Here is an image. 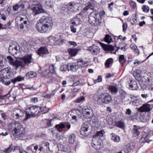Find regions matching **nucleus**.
<instances>
[{"label":"nucleus","mask_w":153,"mask_h":153,"mask_svg":"<svg viewBox=\"0 0 153 153\" xmlns=\"http://www.w3.org/2000/svg\"><path fill=\"white\" fill-rule=\"evenodd\" d=\"M40 109L41 110V112H44V113H45L48 112V110L47 108V107L45 106L44 108H42V107H39Z\"/></svg>","instance_id":"obj_57"},{"label":"nucleus","mask_w":153,"mask_h":153,"mask_svg":"<svg viewBox=\"0 0 153 153\" xmlns=\"http://www.w3.org/2000/svg\"><path fill=\"white\" fill-rule=\"evenodd\" d=\"M38 101L37 98L34 97L31 98L30 100V102L32 103H36Z\"/></svg>","instance_id":"obj_53"},{"label":"nucleus","mask_w":153,"mask_h":153,"mask_svg":"<svg viewBox=\"0 0 153 153\" xmlns=\"http://www.w3.org/2000/svg\"><path fill=\"white\" fill-rule=\"evenodd\" d=\"M71 30L73 33H75L76 32V28L74 27L73 25H71L70 27Z\"/></svg>","instance_id":"obj_61"},{"label":"nucleus","mask_w":153,"mask_h":153,"mask_svg":"<svg viewBox=\"0 0 153 153\" xmlns=\"http://www.w3.org/2000/svg\"><path fill=\"white\" fill-rule=\"evenodd\" d=\"M69 12H70L75 11L78 10V7L74 3H70L67 5Z\"/></svg>","instance_id":"obj_24"},{"label":"nucleus","mask_w":153,"mask_h":153,"mask_svg":"<svg viewBox=\"0 0 153 153\" xmlns=\"http://www.w3.org/2000/svg\"><path fill=\"white\" fill-rule=\"evenodd\" d=\"M55 2L52 0H47L45 6L48 9H52L54 6Z\"/></svg>","instance_id":"obj_26"},{"label":"nucleus","mask_w":153,"mask_h":153,"mask_svg":"<svg viewBox=\"0 0 153 153\" xmlns=\"http://www.w3.org/2000/svg\"><path fill=\"white\" fill-rule=\"evenodd\" d=\"M95 1L94 0H90V1L88 3V7L91 10H94L95 7Z\"/></svg>","instance_id":"obj_38"},{"label":"nucleus","mask_w":153,"mask_h":153,"mask_svg":"<svg viewBox=\"0 0 153 153\" xmlns=\"http://www.w3.org/2000/svg\"><path fill=\"white\" fill-rule=\"evenodd\" d=\"M20 59L23 62L24 67L31 63L33 60L32 54L26 55L22 58L21 57Z\"/></svg>","instance_id":"obj_16"},{"label":"nucleus","mask_w":153,"mask_h":153,"mask_svg":"<svg viewBox=\"0 0 153 153\" xmlns=\"http://www.w3.org/2000/svg\"><path fill=\"white\" fill-rule=\"evenodd\" d=\"M120 92L121 99H124L126 95V92L123 90H121L120 91Z\"/></svg>","instance_id":"obj_47"},{"label":"nucleus","mask_w":153,"mask_h":153,"mask_svg":"<svg viewBox=\"0 0 153 153\" xmlns=\"http://www.w3.org/2000/svg\"><path fill=\"white\" fill-rule=\"evenodd\" d=\"M68 51L69 54L72 56H75L78 53V50L75 49H69Z\"/></svg>","instance_id":"obj_31"},{"label":"nucleus","mask_w":153,"mask_h":153,"mask_svg":"<svg viewBox=\"0 0 153 153\" xmlns=\"http://www.w3.org/2000/svg\"><path fill=\"white\" fill-rule=\"evenodd\" d=\"M68 45L69 46L73 45V46H76L77 45L76 43L75 42L69 41L68 42Z\"/></svg>","instance_id":"obj_59"},{"label":"nucleus","mask_w":153,"mask_h":153,"mask_svg":"<svg viewBox=\"0 0 153 153\" xmlns=\"http://www.w3.org/2000/svg\"><path fill=\"white\" fill-rule=\"evenodd\" d=\"M37 74L33 71H30L28 72L26 74V76L29 78H31L36 76Z\"/></svg>","instance_id":"obj_35"},{"label":"nucleus","mask_w":153,"mask_h":153,"mask_svg":"<svg viewBox=\"0 0 153 153\" xmlns=\"http://www.w3.org/2000/svg\"><path fill=\"white\" fill-rule=\"evenodd\" d=\"M48 39L51 43V45H59L64 41L63 39H62L60 36L57 35L50 36L48 38Z\"/></svg>","instance_id":"obj_9"},{"label":"nucleus","mask_w":153,"mask_h":153,"mask_svg":"<svg viewBox=\"0 0 153 153\" xmlns=\"http://www.w3.org/2000/svg\"><path fill=\"white\" fill-rule=\"evenodd\" d=\"M109 89L112 94H115L117 91V87L114 85L110 86L109 87Z\"/></svg>","instance_id":"obj_39"},{"label":"nucleus","mask_w":153,"mask_h":153,"mask_svg":"<svg viewBox=\"0 0 153 153\" xmlns=\"http://www.w3.org/2000/svg\"><path fill=\"white\" fill-rule=\"evenodd\" d=\"M3 58H0V70H1L3 68L4 66L3 62L2 61Z\"/></svg>","instance_id":"obj_62"},{"label":"nucleus","mask_w":153,"mask_h":153,"mask_svg":"<svg viewBox=\"0 0 153 153\" xmlns=\"http://www.w3.org/2000/svg\"><path fill=\"white\" fill-rule=\"evenodd\" d=\"M105 133L104 130H102L100 131H97V136L98 137V136H100V137H102L103 136L104 134Z\"/></svg>","instance_id":"obj_46"},{"label":"nucleus","mask_w":153,"mask_h":153,"mask_svg":"<svg viewBox=\"0 0 153 153\" xmlns=\"http://www.w3.org/2000/svg\"><path fill=\"white\" fill-rule=\"evenodd\" d=\"M14 150L11 147L7 149L5 151V153H14Z\"/></svg>","instance_id":"obj_50"},{"label":"nucleus","mask_w":153,"mask_h":153,"mask_svg":"<svg viewBox=\"0 0 153 153\" xmlns=\"http://www.w3.org/2000/svg\"><path fill=\"white\" fill-rule=\"evenodd\" d=\"M102 80V77L101 76H99L98 78L96 80H94V82L95 83L97 82H101Z\"/></svg>","instance_id":"obj_55"},{"label":"nucleus","mask_w":153,"mask_h":153,"mask_svg":"<svg viewBox=\"0 0 153 153\" xmlns=\"http://www.w3.org/2000/svg\"><path fill=\"white\" fill-rule=\"evenodd\" d=\"M119 61L121 64L122 66H123L126 61V59L125 58L124 56L123 55H120L119 56Z\"/></svg>","instance_id":"obj_40"},{"label":"nucleus","mask_w":153,"mask_h":153,"mask_svg":"<svg viewBox=\"0 0 153 153\" xmlns=\"http://www.w3.org/2000/svg\"><path fill=\"white\" fill-rule=\"evenodd\" d=\"M56 67L55 65H52L50 66L49 67V69L50 73L55 74L56 72Z\"/></svg>","instance_id":"obj_41"},{"label":"nucleus","mask_w":153,"mask_h":153,"mask_svg":"<svg viewBox=\"0 0 153 153\" xmlns=\"http://www.w3.org/2000/svg\"><path fill=\"white\" fill-rule=\"evenodd\" d=\"M100 44L105 51L111 52L113 51L114 50L113 46L111 45H108L102 43H100Z\"/></svg>","instance_id":"obj_27"},{"label":"nucleus","mask_w":153,"mask_h":153,"mask_svg":"<svg viewBox=\"0 0 153 153\" xmlns=\"http://www.w3.org/2000/svg\"><path fill=\"white\" fill-rule=\"evenodd\" d=\"M25 114V112L20 109L14 108L13 109V117L16 119H22Z\"/></svg>","instance_id":"obj_12"},{"label":"nucleus","mask_w":153,"mask_h":153,"mask_svg":"<svg viewBox=\"0 0 153 153\" xmlns=\"http://www.w3.org/2000/svg\"><path fill=\"white\" fill-rule=\"evenodd\" d=\"M38 53L39 55L44 54H47L49 53V52L46 48L41 47L39 49Z\"/></svg>","instance_id":"obj_28"},{"label":"nucleus","mask_w":153,"mask_h":153,"mask_svg":"<svg viewBox=\"0 0 153 153\" xmlns=\"http://www.w3.org/2000/svg\"><path fill=\"white\" fill-rule=\"evenodd\" d=\"M105 39V41L106 42L108 43H110L111 41V36L108 35L107 34L106 35Z\"/></svg>","instance_id":"obj_49"},{"label":"nucleus","mask_w":153,"mask_h":153,"mask_svg":"<svg viewBox=\"0 0 153 153\" xmlns=\"http://www.w3.org/2000/svg\"><path fill=\"white\" fill-rule=\"evenodd\" d=\"M63 10V13L65 14L68 13H69V11L68 10V7H67V5H65L63 7L62 9Z\"/></svg>","instance_id":"obj_54"},{"label":"nucleus","mask_w":153,"mask_h":153,"mask_svg":"<svg viewBox=\"0 0 153 153\" xmlns=\"http://www.w3.org/2000/svg\"><path fill=\"white\" fill-rule=\"evenodd\" d=\"M51 75V74L48 69L45 70L43 72V76L46 78H49Z\"/></svg>","instance_id":"obj_43"},{"label":"nucleus","mask_w":153,"mask_h":153,"mask_svg":"<svg viewBox=\"0 0 153 153\" xmlns=\"http://www.w3.org/2000/svg\"><path fill=\"white\" fill-rule=\"evenodd\" d=\"M84 82V80L83 79H81V80H79L74 83L73 85L75 86L78 85L82 84Z\"/></svg>","instance_id":"obj_52"},{"label":"nucleus","mask_w":153,"mask_h":153,"mask_svg":"<svg viewBox=\"0 0 153 153\" xmlns=\"http://www.w3.org/2000/svg\"><path fill=\"white\" fill-rule=\"evenodd\" d=\"M19 5L18 4H16L13 6V10L14 11H16L19 10Z\"/></svg>","instance_id":"obj_56"},{"label":"nucleus","mask_w":153,"mask_h":153,"mask_svg":"<svg viewBox=\"0 0 153 153\" xmlns=\"http://www.w3.org/2000/svg\"><path fill=\"white\" fill-rule=\"evenodd\" d=\"M88 50L90 51L93 54L96 55L99 54L100 51V48L94 45H93L92 46L89 47Z\"/></svg>","instance_id":"obj_20"},{"label":"nucleus","mask_w":153,"mask_h":153,"mask_svg":"<svg viewBox=\"0 0 153 153\" xmlns=\"http://www.w3.org/2000/svg\"><path fill=\"white\" fill-rule=\"evenodd\" d=\"M54 93H51L49 94H47L45 96V97L48 99H49L51 98L52 96H54Z\"/></svg>","instance_id":"obj_63"},{"label":"nucleus","mask_w":153,"mask_h":153,"mask_svg":"<svg viewBox=\"0 0 153 153\" xmlns=\"http://www.w3.org/2000/svg\"><path fill=\"white\" fill-rule=\"evenodd\" d=\"M116 126L120 128H122L124 127L125 125L123 120L118 121L115 122Z\"/></svg>","instance_id":"obj_37"},{"label":"nucleus","mask_w":153,"mask_h":153,"mask_svg":"<svg viewBox=\"0 0 153 153\" xmlns=\"http://www.w3.org/2000/svg\"><path fill=\"white\" fill-rule=\"evenodd\" d=\"M55 127L59 132H62L63 129L65 128V127L67 128V129L65 131H67L70 128L71 125L69 123L65 125L62 123H61L59 124L56 125Z\"/></svg>","instance_id":"obj_15"},{"label":"nucleus","mask_w":153,"mask_h":153,"mask_svg":"<svg viewBox=\"0 0 153 153\" xmlns=\"http://www.w3.org/2000/svg\"><path fill=\"white\" fill-rule=\"evenodd\" d=\"M78 68V66L76 63H71L68 64V70L73 71H76Z\"/></svg>","instance_id":"obj_23"},{"label":"nucleus","mask_w":153,"mask_h":153,"mask_svg":"<svg viewBox=\"0 0 153 153\" xmlns=\"http://www.w3.org/2000/svg\"><path fill=\"white\" fill-rule=\"evenodd\" d=\"M19 51V47L14 45H10L8 48V52L10 54L14 56L16 55Z\"/></svg>","instance_id":"obj_17"},{"label":"nucleus","mask_w":153,"mask_h":153,"mask_svg":"<svg viewBox=\"0 0 153 153\" xmlns=\"http://www.w3.org/2000/svg\"><path fill=\"white\" fill-rule=\"evenodd\" d=\"M87 63V62L83 61L82 59H79L77 60V64L79 68L80 67H83Z\"/></svg>","instance_id":"obj_29"},{"label":"nucleus","mask_w":153,"mask_h":153,"mask_svg":"<svg viewBox=\"0 0 153 153\" xmlns=\"http://www.w3.org/2000/svg\"><path fill=\"white\" fill-rule=\"evenodd\" d=\"M68 69V65H64L60 67V70L62 71H66Z\"/></svg>","instance_id":"obj_58"},{"label":"nucleus","mask_w":153,"mask_h":153,"mask_svg":"<svg viewBox=\"0 0 153 153\" xmlns=\"http://www.w3.org/2000/svg\"><path fill=\"white\" fill-rule=\"evenodd\" d=\"M16 26L19 31H22L24 28L25 26H27L28 21L24 18L20 16H17L15 19Z\"/></svg>","instance_id":"obj_6"},{"label":"nucleus","mask_w":153,"mask_h":153,"mask_svg":"<svg viewBox=\"0 0 153 153\" xmlns=\"http://www.w3.org/2000/svg\"><path fill=\"white\" fill-rule=\"evenodd\" d=\"M113 61L112 59L110 58L108 59L105 62V66L107 68L110 67L109 65L111 64Z\"/></svg>","instance_id":"obj_42"},{"label":"nucleus","mask_w":153,"mask_h":153,"mask_svg":"<svg viewBox=\"0 0 153 153\" xmlns=\"http://www.w3.org/2000/svg\"><path fill=\"white\" fill-rule=\"evenodd\" d=\"M75 139L76 136L74 134H71L69 135L68 141L70 143L73 144L75 141Z\"/></svg>","instance_id":"obj_34"},{"label":"nucleus","mask_w":153,"mask_h":153,"mask_svg":"<svg viewBox=\"0 0 153 153\" xmlns=\"http://www.w3.org/2000/svg\"><path fill=\"white\" fill-rule=\"evenodd\" d=\"M82 19V16L81 15L79 14L73 18L72 21H71V24L74 25L75 26H76L81 23Z\"/></svg>","instance_id":"obj_19"},{"label":"nucleus","mask_w":153,"mask_h":153,"mask_svg":"<svg viewBox=\"0 0 153 153\" xmlns=\"http://www.w3.org/2000/svg\"><path fill=\"white\" fill-rule=\"evenodd\" d=\"M150 106L148 104H144L139 108V110L141 112H148L151 110Z\"/></svg>","instance_id":"obj_25"},{"label":"nucleus","mask_w":153,"mask_h":153,"mask_svg":"<svg viewBox=\"0 0 153 153\" xmlns=\"http://www.w3.org/2000/svg\"><path fill=\"white\" fill-rule=\"evenodd\" d=\"M129 85L132 90H135L137 88V82L135 81H131L130 83L129 84Z\"/></svg>","instance_id":"obj_32"},{"label":"nucleus","mask_w":153,"mask_h":153,"mask_svg":"<svg viewBox=\"0 0 153 153\" xmlns=\"http://www.w3.org/2000/svg\"><path fill=\"white\" fill-rule=\"evenodd\" d=\"M24 79V77L21 76H18L16 77L13 79L11 80V82L15 84L17 82H20Z\"/></svg>","instance_id":"obj_36"},{"label":"nucleus","mask_w":153,"mask_h":153,"mask_svg":"<svg viewBox=\"0 0 153 153\" xmlns=\"http://www.w3.org/2000/svg\"><path fill=\"white\" fill-rule=\"evenodd\" d=\"M39 113L38 107L33 106L27 108L25 111L26 115L25 120H27L30 117L38 114Z\"/></svg>","instance_id":"obj_7"},{"label":"nucleus","mask_w":153,"mask_h":153,"mask_svg":"<svg viewBox=\"0 0 153 153\" xmlns=\"http://www.w3.org/2000/svg\"><path fill=\"white\" fill-rule=\"evenodd\" d=\"M76 116L79 119L81 118L82 116V111L79 110L77 109L76 110Z\"/></svg>","instance_id":"obj_45"},{"label":"nucleus","mask_w":153,"mask_h":153,"mask_svg":"<svg viewBox=\"0 0 153 153\" xmlns=\"http://www.w3.org/2000/svg\"><path fill=\"white\" fill-rule=\"evenodd\" d=\"M7 59L9 63L15 70H17L19 67L22 68L24 67L23 62L20 59V58H18L17 59L15 60L13 59L11 56H9L7 57Z\"/></svg>","instance_id":"obj_5"},{"label":"nucleus","mask_w":153,"mask_h":153,"mask_svg":"<svg viewBox=\"0 0 153 153\" xmlns=\"http://www.w3.org/2000/svg\"><path fill=\"white\" fill-rule=\"evenodd\" d=\"M88 21L92 25H98L102 22V18L100 15L96 12L93 11L89 15Z\"/></svg>","instance_id":"obj_3"},{"label":"nucleus","mask_w":153,"mask_h":153,"mask_svg":"<svg viewBox=\"0 0 153 153\" xmlns=\"http://www.w3.org/2000/svg\"><path fill=\"white\" fill-rule=\"evenodd\" d=\"M134 128H133V136L134 137H137L138 136L140 131L139 130L140 129V128L137 127L136 126H134Z\"/></svg>","instance_id":"obj_30"},{"label":"nucleus","mask_w":153,"mask_h":153,"mask_svg":"<svg viewBox=\"0 0 153 153\" xmlns=\"http://www.w3.org/2000/svg\"><path fill=\"white\" fill-rule=\"evenodd\" d=\"M129 4L131 7L132 9H134L137 7L136 3L135 2L132 1H130Z\"/></svg>","instance_id":"obj_48"},{"label":"nucleus","mask_w":153,"mask_h":153,"mask_svg":"<svg viewBox=\"0 0 153 153\" xmlns=\"http://www.w3.org/2000/svg\"><path fill=\"white\" fill-rule=\"evenodd\" d=\"M127 27H128L127 24L125 22V23H123V32L125 31L126 30L127 28Z\"/></svg>","instance_id":"obj_60"},{"label":"nucleus","mask_w":153,"mask_h":153,"mask_svg":"<svg viewBox=\"0 0 153 153\" xmlns=\"http://www.w3.org/2000/svg\"><path fill=\"white\" fill-rule=\"evenodd\" d=\"M38 149V145L35 144H32L26 149L27 153H37V149Z\"/></svg>","instance_id":"obj_18"},{"label":"nucleus","mask_w":153,"mask_h":153,"mask_svg":"<svg viewBox=\"0 0 153 153\" xmlns=\"http://www.w3.org/2000/svg\"><path fill=\"white\" fill-rule=\"evenodd\" d=\"M91 145L93 148L97 150H99L102 147L101 140L98 137H95L92 139Z\"/></svg>","instance_id":"obj_13"},{"label":"nucleus","mask_w":153,"mask_h":153,"mask_svg":"<svg viewBox=\"0 0 153 153\" xmlns=\"http://www.w3.org/2000/svg\"><path fill=\"white\" fill-rule=\"evenodd\" d=\"M151 135L149 133H145L143 137L141 138L140 140V143H149V141H151L152 140L150 139Z\"/></svg>","instance_id":"obj_21"},{"label":"nucleus","mask_w":153,"mask_h":153,"mask_svg":"<svg viewBox=\"0 0 153 153\" xmlns=\"http://www.w3.org/2000/svg\"><path fill=\"white\" fill-rule=\"evenodd\" d=\"M85 100V98L84 97H81L75 101L76 103H82Z\"/></svg>","instance_id":"obj_44"},{"label":"nucleus","mask_w":153,"mask_h":153,"mask_svg":"<svg viewBox=\"0 0 153 153\" xmlns=\"http://www.w3.org/2000/svg\"><path fill=\"white\" fill-rule=\"evenodd\" d=\"M112 100L111 96L107 93H101L97 95V101L99 104H108Z\"/></svg>","instance_id":"obj_4"},{"label":"nucleus","mask_w":153,"mask_h":153,"mask_svg":"<svg viewBox=\"0 0 153 153\" xmlns=\"http://www.w3.org/2000/svg\"><path fill=\"white\" fill-rule=\"evenodd\" d=\"M53 23L51 18L42 16L36 25V28L38 31L42 33L49 32L51 30Z\"/></svg>","instance_id":"obj_1"},{"label":"nucleus","mask_w":153,"mask_h":153,"mask_svg":"<svg viewBox=\"0 0 153 153\" xmlns=\"http://www.w3.org/2000/svg\"><path fill=\"white\" fill-rule=\"evenodd\" d=\"M142 9L145 12H148L149 10V7L146 5H143L142 7Z\"/></svg>","instance_id":"obj_51"},{"label":"nucleus","mask_w":153,"mask_h":153,"mask_svg":"<svg viewBox=\"0 0 153 153\" xmlns=\"http://www.w3.org/2000/svg\"><path fill=\"white\" fill-rule=\"evenodd\" d=\"M82 114L85 118L90 119L93 115V111L90 107H85L82 108Z\"/></svg>","instance_id":"obj_10"},{"label":"nucleus","mask_w":153,"mask_h":153,"mask_svg":"<svg viewBox=\"0 0 153 153\" xmlns=\"http://www.w3.org/2000/svg\"><path fill=\"white\" fill-rule=\"evenodd\" d=\"M135 145L134 143H129L124 147L123 151L126 153H128L130 150L134 148Z\"/></svg>","instance_id":"obj_22"},{"label":"nucleus","mask_w":153,"mask_h":153,"mask_svg":"<svg viewBox=\"0 0 153 153\" xmlns=\"http://www.w3.org/2000/svg\"><path fill=\"white\" fill-rule=\"evenodd\" d=\"M112 137L111 138V140L115 142L118 143L119 142L120 140V137L115 135L114 133L111 134Z\"/></svg>","instance_id":"obj_33"},{"label":"nucleus","mask_w":153,"mask_h":153,"mask_svg":"<svg viewBox=\"0 0 153 153\" xmlns=\"http://www.w3.org/2000/svg\"><path fill=\"white\" fill-rule=\"evenodd\" d=\"M131 48L134 51L137 48V46L134 44H132L130 46Z\"/></svg>","instance_id":"obj_64"},{"label":"nucleus","mask_w":153,"mask_h":153,"mask_svg":"<svg viewBox=\"0 0 153 153\" xmlns=\"http://www.w3.org/2000/svg\"><path fill=\"white\" fill-rule=\"evenodd\" d=\"M31 9L35 15H37L44 12L42 4L40 3L32 4Z\"/></svg>","instance_id":"obj_11"},{"label":"nucleus","mask_w":153,"mask_h":153,"mask_svg":"<svg viewBox=\"0 0 153 153\" xmlns=\"http://www.w3.org/2000/svg\"><path fill=\"white\" fill-rule=\"evenodd\" d=\"M12 73L8 68H5L0 71V81L4 83V79L10 78L12 77Z\"/></svg>","instance_id":"obj_8"},{"label":"nucleus","mask_w":153,"mask_h":153,"mask_svg":"<svg viewBox=\"0 0 153 153\" xmlns=\"http://www.w3.org/2000/svg\"><path fill=\"white\" fill-rule=\"evenodd\" d=\"M89 125L87 123H85L82 125L80 130L81 135L84 136H87L89 135Z\"/></svg>","instance_id":"obj_14"},{"label":"nucleus","mask_w":153,"mask_h":153,"mask_svg":"<svg viewBox=\"0 0 153 153\" xmlns=\"http://www.w3.org/2000/svg\"><path fill=\"white\" fill-rule=\"evenodd\" d=\"M8 129L14 135L22 137L24 134L22 125L18 122L9 123L8 125Z\"/></svg>","instance_id":"obj_2"}]
</instances>
